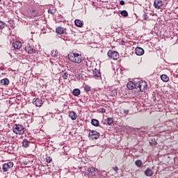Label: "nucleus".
<instances>
[{
  "instance_id": "nucleus-11",
  "label": "nucleus",
  "mask_w": 178,
  "mask_h": 178,
  "mask_svg": "<svg viewBox=\"0 0 178 178\" xmlns=\"http://www.w3.org/2000/svg\"><path fill=\"white\" fill-rule=\"evenodd\" d=\"M26 51L28 54H32L33 53H35V49H34V47H33L32 46H31L30 44H28L26 48H25Z\"/></svg>"
},
{
  "instance_id": "nucleus-20",
  "label": "nucleus",
  "mask_w": 178,
  "mask_h": 178,
  "mask_svg": "<svg viewBox=\"0 0 178 178\" xmlns=\"http://www.w3.org/2000/svg\"><path fill=\"white\" fill-rule=\"evenodd\" d=\"M0 83L2 86H6L9 85L10 81L8 79H1Z\"/></svg>"
},
{
  "instance_id": "nucleus-38",
  "label": "nucleus",
  "mask_w": 178,
  "mask_h": 178,
  "mask_svg": "<svg viewBox=\"0 0 178 178\" xmlns=\"http://www.w3.org/2000/svg\"><path fill=\"white\" fill-rule=\"evenodd\" d=\"M83 63L87 66V62L86 60H84Z\"/></svg>"
},
{
  "instance_id": "nucleus-19",
  "label": "nucleus",
  "mask_w": 178,
  "mask_h": 178,
  "mask_svg": "<svg viewBox=\"0 0 178 178\" xmlns=\"http://www.w3.org/2000/svg\"><path fill=\"white\" fill-rule=\"evenodd\" d=\"M81 94V90L79 88H75L74 90H72V95H74V97H79Z\"/></svg>"
},
{
  "instance_id": "nucleus-30",
  "label": "nucleus",
  "mask_w": 178,
  "mask_h": 178,
  "mask_svg": "<svg viewBox=\"0 0 178 178\" xmlns=\"http://www.w3.org/2000/svg\"><path fill=\"white\" fill-rule=\"evenodd\" d=\"M5 27V24L3 22H0V30H3Z\"/></svg>"
},
{
  "instance_id": "nucleus-23",
  "label": "nucleus",
  "mask_w": 178,
  "mask_h": 178,
  "mask_svg": "<svg viewBox=\"0 0 178 178\" xmlns=\"http://www.w3.org/2000/svg\"><path fill=\"white\" fill-rule=\"evenodd\" d=\"M30 145V142L29 140H27L26 139L22 141V147H24V148H27L29 147Z\"/></svg>"
},
{
  "instance_id": "nucleus-35",
  "label": "nucleus",
  "mask_w": 178,
  "mask_h": 178,
  "mask_svg": "<svg viewBox=\"0 0 178 178\" xmlns=\"http://www.w3.org/2000/svg\"><path fill=\"white\" fill-rule=\"evenodd\" d=\"M124 4H125V3H124V0H120V6H124Z\"/></svg>"
},
{
  "instance_id": "nucleus-14",
  "label": "nucleus",
  "mask_w": 178,
  "mask_h": 178,
  "mask_svg": "<svg viewBox=\"0 0 178 178\" xmlns=\"http://www.w3.org/2000/svg\"><path fill=\"white\" fill-rule=\"evenodd\" d=\"M145 175L147 177H152L154 175V171L151 168H147L145 171Z\"/></svg>"
},
{
  "instance_id": "nucleus-33",
  "label": "nucleus",
  "mask_w": 178,
  "mask_h": 178,
  "mask_svg": "<svg viewBox=\"0 0 178 178\" xmlns=\"http://www.w3.org/2000/svg\"><path fill=\"white\" fill-rule=\"evenodd\" d=\"M149 143H150V145H152V146H154V145H156V142L155 141V140H151L150 142H149Z\"/></svg>"
},
{
  "instance_id": "nucleus-4",
  "label": "nucleus",
  "mask_w": 178,
  "mask_h": 178,
  "mask_svg": "<svg viewBox=\"0 0 178 178\" xmlns=\"http://www.w3.org/2000/svg\"><path fill=\"white\" fill-rule=\"evenodd\" d=\"M108 57L113 60H118L119 58V54L116 51H108Z\"/></svg>"
},
{
  "instance_id": "nucleus-2",
  "label": "nucleus",
  "mask_w": 178,
  "mask_h": 178,
  "mask_svg": "<svg viewBox=\"0 0 178 178\" xmlns=\"http://www.w3.org/2000/svg\"><path fill=\"white\" fill-rule=\"evenodd\" d=\"M25 128L21 124H15L13 127V132L17 135H23L25 133Z\"/></svg>"
},
{
  "instance_id": "nucleus-37",
  "label": "nucleus",
  "mask_w": 178,
  "mask_h": 178,
  "mask_svg": "<svg viewBox=\"0 0 178 178\" xmlns=\"http://www.w3.org/2000/svg\"><path fill=\"white\" fill-rule=\"evenodd\" d=\"M48 13H50V14H51V15H54L52 10H51V9H49V10H48Z\"/></svg>"
},
{
  "instance_id": "nucleus-24",
  "label": "nucleus",
  "mask_w": 178,
  "mask_h": 178,
  "mask_svg": "<svg viewBox=\"0 0 178 178\" xmlns=\"http://www.w3.org/2000/svg\"><path fill=\"white\" fill-rule=\"evenodd\" d=\"M135 165L136 166H137L138 168H140L143 166V161L138 159L135 161Z\"/></svg>"
},
{
  "instance_id": "nucleus-39",
  "label": "nucleus",
  "mask_w": 178,
  "mask_h": 178,
  "mask_svg": "<svg viewBox=\"0 0 178 178\" xmlns=\"http://www.w3.org/2000/svg\"><path fill=\"white\" fill-rule=\"evenodd\" d=\"M28 163L26 161H24V165H27Z\"/></svg>"
},
{
  "instance_id": "nucleus-15",
  "label": "nucleus",
  "mask_w": 178,
  "mask_h": 178,
  "mask_svg": "<svg viewBox=\"0 0 178 178\" xmlns=\"http://www.w3.org/2000/svg\"><path fill=\"white\" fill-rule=\"evenodd\" d=\"M13 47L15 49H20L22 48V43H21V42H18V41L13 42Z\"/></svg>"
},
{
  "instance_id": "nucleus-27",
  "label": "nucleus",
  "mask_w": 178,
  "mask_h": 178,
  "mask_svg": "<svg viewBox=\"0 0 178 178\" xmlns=\"http://www.w3.org/2000/svg\"><path fill=\"white\" fill-rule=\"evenodd\" d=\"M83 89L86 92H89L91 90V87L88 85H86L85 86H83Z\"/></svg>"
},
{
  "instance_id": "nucleus-10",
  "label": "nucleus",
  "mask_w": 178,
  "mask_h": 178,
  "mask_svg": "<svg viewBox=\"0 0 178 178\" xmlns=\"http://www.w3.org/2000/svg\"><path fill=\"white\" fill-rule=\"evenodd\" d=\"M88 172L89 176H95L96 172H98V170L95 168H89L88 169Z\"/></svg>"
},
{
  "instance_id": "nucleus-17",
  "label": "nucleus",
  "mask_w": 178,
  "mask_h": 178,
  "mask_svg": "<svg viewBox=\"0 0 178 178\" xmlns=\"http://www.w3.org/2000/svg\"><path fill=\"white\" fill-rule=\"evenodd\" d=\"M91 124L94 127H98L100 125L99 121H98L96 119H92L91 120Z\"/></svg>"
},
{
  "instance_id": "nucleus-40",
  "label": "nucleus",
  "mask_w": 178,
  "mask_h": 178,
  "mask_svg": "<svg viewBox=\"0 0 178 178\" xmlns=\"http://www.w3.org/2000/svg\"><path fill=\"white\" fill-rule=\"evenodd\" d=\"M106 110L104 108H102V113H104Z\"/></svg>"
},
{
  "instance_id": "nucleus-13",
  "label": "nucleus",
  "mask_w": 178,
  "mask_h": 178,
  "mask_svg": "<svg viewBox=\"0 0 178 178\" xmlns=\"http://www.w3.org/2000/svg\"><path fill=\"white\" fill-rule=\"evenodd\" d=\"M56 33L58 35H63L66 33V29L62 27H58L56 29Z\"/></svg>"
},
{
  "instance_id": "nucleus-31",
  "label": "nucleus",
  "mask_w": 178,
  "mask_h": 178,
  "mask_svg": "<svg viewBox=\"0 0 178 178\" xmlns=\"http://www.w3.org/2000/svg\"><path fill=\"white\" fill-rule=\"evenodd\" d=\"M68 75H69V74H68L67 72L64 73V74H63V79H64L65 80H67V78H68Z\"/></svg>"
},
{
  "instance_id": "nucleus-1",
  "label": "nucleus",
  "mask_w": 178,
  "mask_h": 178,
  "mask_svg": "<svg viewBox=\"0 0 178 178\" xmlns=\"http://www.w3.org/2000/svg\"><path fill=\"white\" fill-rule=\"evenodd\" d=\"M68 57L70 60L74 63H81L83 61V56L78 53H70Z\"/></svg>"
},
{
  "instance_id": "nucleus-8",
  "label": "nucleus",
  "mask_w": 178,
  "mask_h": 178,
  "mask_svg": "<svg viewBox=\"0 0 178 178\" xmlns=\"http://www.w3.org/2000/svg\"><path fill=\"white\" fill-rule=\"evenodd\" d=\"M153 6H154L156 9L159 10L161 7L163 6V3L161 0H154Z\"/></svg>"
},
{
  "instance_id": "nucleus-22",
  "label": "nucleus",
  "mask_w": 178,
  "mask_h": 178,
  "mask_svg": "<svg viewBox=\"0 0 178 178\" xmlns=\"http://www.w3.org/2000/svg\"><path fill=\"white\" fill-rule=\"evenodd\" d=\"M161 79L163 82H168L170 81L169 76H168L166 74H161Z\"/></svg>"
},
{
  "instance_id": "nucleus-18",
  "label": "nucleus",
  "mask_w": 178,
  "mask_h": 178,
  "mask_svg": "<svg viewBox=\"0 0 178 178\" xmlns=\"http://www.w3.org/2000/svg\"><path fill=\"white\" fill-rule=\"evenodd\" d=\"M92 73H93V76L96 78H99L101 77V74H100V72L97 70V69H94L92 70Z\"/></svg>"
},
{
  "instance_id": "nucleus-12",
  "label": "nucleus",
  "mask_w": 178,
  "mask_h": 178,
  "mask_svg": "<svg viewBox=\"0 0 178 178\" xmlns=\"http://www.w3.org/2000/svg\"><path fill=\"white\" fill-rule=\"evenodd\" d=\"M135 54L137 56H143L145 54V51L141 47H136V49H135Z\"/></svg>"
},
{
  "instance_id": "nucleus-7",
  "label": "nucleus",
  "mask_w": 178,
  "mask_h": 178,
  "mask_svg": "<svg viewBox=\"0 0 178 178\" xmlns=\"http://www.w3.org/2000/svg\"><path fill=\"white\" fill-rule=\"evenodd\" d=\"M127 88H128V89L131 90L134 89H137V82L129 81L128 83H127Z\"/></svg>"
},
{
  "instance_id": "nucleus-32",
  "label": "nucleus",
  "mask_w": 178,
  "mask_h": 178,
  "mask_svg": "<svg viewBox=\"0 0 178 178\" xmlns=\"http://www.w3.org/2000/svg\"><path fill=\"white\" fill-rule=\"evenodd\" d=\"M143 18H144V20H147V19L149 18L147 13H145L144 15H143Z\"/></svg>"
},
{
  "instance_id": "nucleus-26",
  "label": "nucleus",
  "mask_w": 178,
  "mask_h": 178,
  "mask_svg": "<svg viewBox=\"0 0 178 178\" xmlns=\"http://www.w3.org/2000/svg\"><path fill=\"white\" fill-rule=\"evenodd\" d=\"M120 15L123 16L124 17H128V13L127 10H122L120 12Z\"/></svg>"
},
{
  "instance_id": "nucleus-6",
  "label": "nucleus",
  "mask_w": 178,
  "mask_h": 178,
  "mask_svg": "<svg viewBox=\"0 0 178 178\" xmlns=\"http://www.w3.org/2000/svg\"><path fill=\"white\" fill-rule=\"evenodd\" d=\"M14 166V163L12 162H8L2 165L3 172H8L9 169Z\"/></svg>"
},
{
  "instance_id": "nucleus-29",
  "label": "nucleus",
  "mask_w": 178,
  "mask_h": 178,
  "mask_svg": "<svg viewBox=\"0 0 178 178\" xmlns=\"http://www.w3.org/2000/svg\"><path fill=\"white\" fill-rule=\"evenodd\" d=\"M45 161L47 162L48 163H51L52 161V159L49 156L46 157Z\"/></svg>"
},
{
  "instance_id": "nucleus-21",
  "label": "nucleus",
  "mask_w": 178,
  "mask_h": 178,
  "mask_svg": "<svg viewBox=\"0 0 178 178\" xmlns=\"http://www.w3.org/2000/svg\"><path fill=\"white\" fill-rule=\"evenodd\" d=\"M74 23H75V25L79 28L83 26V22H81L80 19H75Z\"/></svg>"
},
{
  "instance_id": "nucleus-36",
  "label": "nucleus",
  "mask_w": 178,
  "mask_h": 178,
  "mask_svg": "<svg viewBox=\"0 0 178 178\" xmlns=\"http://www.w3.org/2000/svg\"><path fill=\"white\" fill-rule=\"evenodd\" d=\"M113 169L114 170L115 172L118 173V171L119 170V168L118 167H114L113 168Z\"/></svg>"
},
{
  "instance_id": "nucleus-3",
  "label": "nucleus",
  "mask_w": 178,
  "mask_h": 178,
  "mask_svg": "<svg viewBox=\"0 0 178 178\" xmlns=\"http://www.w3.org/2000/svg\"><path fill=\"white\" fill-rule=\"evenodd\" d=\"M138 91L143 92L147 89V83L144 81H140L136 83Z\"/></svg>"
},
{
  "instance_id": "nucleus-25",
  "label": "nucleus",
  "mask_w": 178,
  "mask_h": 178,
  "mask_svg": "<svg viewBox=\"0 0 178 178\" xmlns=\"http://www.w3.org/2000/svg\"><path fill=\"white\" fill-rule=\"evenodd\" d=\"M51 56H53L54 58H58V51H51Z\"/></svg>"
},
{
  "instance_id": "nucleus-5",
  "label": "nucleus",
  "mask_w": 178,
  "mask_h": 178,
  "mask_svg": "<svg viewBox=\"0 0 178 178\" xmlns=\"http://www.w3.org/2000/svg\"><path fill=\"white\" fill-rule=\"evenodd\" d=\"M88 137L90 138L92 140H97L99 138L100 134L97 131H90L88 133Z\"/></svg>"
},
{
  "instance_id": "nucleus-16",
  "label": "nucleus",
  "mask_w": 178,
  "mask_h": 178,
  "mask_svg": "<svg viewBox=\"0 0 178 178\" xmlns=\"http://www.w3.org/2000/svg\"><path fill=\"white\" fill-rule=\"evenodd\" d=\"M69 117L72 120H75L77 119V114L75 113V111H70Z\"/></svg>"
},
{
  "instance_id": "nucleus-34",
  "label": "nucleus",
  "mask_w": 178,
  "mask_h": 178,
  "mask_svg": "<svg viewBox=\"0 0 178 178\" xmlns=\"http://www.w3.org/2000/svg\"><path fill=\"white\" fill-rule=\"evenodd\" d=\"M129 110H123V113L124 115H129Z\"/></svg>"
},
{
  "instance_id": "nucleus-9",
  "label": "nucleus",
  "mask_w": 178,
  "mask_h": 178,
  "mask_svg": "<svg viewBox=\"0 0 178 178\" xmlns=\"http://www.w3.org/2000/svg\"><path fill=\"white\" fill-rule=\"evenodd\" d=\"M33 104L38 107H40L43 104V101L40 98H36L33 99Z\"/></svg>"
},
{
  "instance_id": "nucleus-28",
  "label": "nucleus",
  "mask_w": 178,
  "mask_h": 178,
  "mask_svg": "<svg viewBox=\"0 0 178 178\" xmlns=\"http://www.w3.org/2000/svg\"><path fill=\"white\" fill-rule=\"evenodd\" d=\"M113 119H112L111 118H108L106 120V124H107L108 125H111V124H113Z\"/></svg>"
}]
</instances>
